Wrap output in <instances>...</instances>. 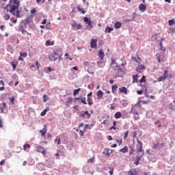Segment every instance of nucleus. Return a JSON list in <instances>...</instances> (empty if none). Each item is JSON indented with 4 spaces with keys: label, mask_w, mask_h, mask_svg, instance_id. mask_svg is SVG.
<instances>
[{
    "label": "nucleus",
    "mask_w": 175,
    "mask_h": 175,
    "mask_svg": "<svg viewBox=\"0 0 175 175\" xmlns=\"http://www.w3.org/2000/svg\"><path fill=\"white\" fill-rule=\"evenodd\" d=\"M128 133H129V131H127L125 133L123 137V139H126V137H128Z\"/></svg>",
    "instance_id": "obj_56"
},
{
    "label": "nucleus",
    "mask_w": 175,
    "mask_h": 175,
    "mask_svg": "<svg viewBox=\"0 0 175 175\" xmlns=\"http://www.w3.org/2000/svg\"><path fill=\"white\" fill-rule=\"evenodd\" d=\"M80 91H81V88L74 90V93H73L74 96H75V95H78L79 92H80Z\"/></svg>",
    "instance_id": "obj_38"
},
{
    "label": "nucleus",
    "mask_w": 175,
    "mask_h": 175,
    "mask_svg": "<svg viewBox=\"0 0 175 175\" xmlns=\"http://www.w3.org/2000/svg\"><path fill=\"white\" fill-rule=\"evenodd\" d=\"M146 9H147V5H146L145 4H140L139 5V10H140V12L144 13Z\"/></svg>",
    "instance_id": "obj_18"
},
{
    "label": "nucleus",
    "mask_w": 175,
    "mask_h": 175,
    "mask_svg": "<svg viewBox=\"0 0 175 175\" xmlns=\"http://www.w3.org/2000/svg\"><path fill=\"white\" fill-rule=\"evenodd\" d=\"M157 80H158L159 82H161L163 80H166V78L163 75L161 77H159Z\"/></svg>",
    "instance_id": "obj_46"
},
{
    "label": "nucleus",
    "mask_w": 175,
    "mask_h": 175,
    "mask_svg": "<svg viewBox=\"0 0 175 175\" xmlns=\"http://www.w3.org/2000/svg\"><path fill=\"white\" fill-rule=\"evenodd\" d=\"M143 92H144V89H142L141 90H137V94L138 95H143Z\"/></svg>",
    "instance_id": "obj_49"
},
{
    "label": "nucleus",
    "mask_w": 175,
    "mask_h": 175,
    "mask_svg": "<svg viewBox=\"0 0 175 175\" xmlns=\"http://www.w3.org/2000/svg\"><path fill=\"white\" fill-rule=\"evenodd\" d=\"M88 163H94V157L88 161Z\"/></svg>",
    "instance_id": "obj_57"
},
{
    "label": "nucleus",
    "mask_w": 175,
    "mask_h": 175,
    "mask_svg": "<svg viewBox=\"0 0 175 175\" xmlns=\"http://www.w3.org/2000/svg\"><path fill=\"white\" fill-rule=\"evenodd\" d=\"M33 20V16H29V17L26 18L25 22L27 23V24H31Z\"/></svg>",
    "instance_id": "obj_23"
},
{
    "label": "nucleus",
    "mask_w": 175,
    "mask_h": 175,
    "mask_svg": "<svg viewBox=\"0 0 175 175\" xmlns=\"http://www.w3.org/2000/svg\"><path fill=\"white\" fill-rule=\"evenodd\" d=\"M36 150L37 152H40L41 154H42V155H46V149H44V147L40 145H38L36 148Z\"/></svg>",
    "instance_id": "obj_5"
},
{
    "label": "nucleus",
    "mask_w": 175,
    "mask_h": 175,
    "mask_svg": "<svg viewBox=\"0 0 175 175\" xmlns=\"http://www.w3.org/2000/svg\"><path fill=\"white\" fill-rule=\"evenodd\" d=\"M76 28L77 29H81V28H83V26L81 25V24L79 23L77 25Z\"/></svg>",
    "instance_id": "obj_53"
},
{
    "label": "nucleus",
    "mask_w": 175,
    "mask_h": 175,
    "mask_svg": "<svg viewBox=\"0 0 175 175\" xmlns=\"http://www.w3.org/2000/svg\"><path fill=\"white\" fill-rule=\"evenodd\" d=\"M163 147H164L163 143L157 142V144H153L152 148L159 151V150H162Z\"/></svg>",
    "instance_id": "obj_4"
},
{
    "label": "nucleus",
    "mask_w": 175,
    "mask_h": 175,
    "mask_svg": "<svg viewBox=\"0 0 175 175\" xmlns=\"http://www.w3.org/2000/svg\"><path fill=\"white\" fill-rule=\"evenodd\" d=\"M139 109H140V107H139L138 105H134V106L132 107L130 113L131 114H138L139 113Z\"/></svg>",
    "instance_id": "obj_9"
},
{
    "label": "nucleus",
    "mask_w": 175,
    "mask_h": 175,
    "mask_svg": "<svg viewBox=\"0 0 175 175\" xmlns=\"http://www.w3.org/2000/svg\"><path fill=\"white\" fill-rule=\"evenodd\" d=\"M77 25V23H76V22H75L73 24L71 25V27L72 28H76Z\"/></svg>",
    "instance_id": "obj_63"
},
{
    "label": "nucleus",
    "mask_w": 175,
    "mask_h": 175,
    "mask_svg": "<svg viewBox=\"0 0 175 175\" xmlns=\"http://www.w3.org/2000/svg\"><path fill=\"white\" fill-rule=\"evenodd\" d=\"M0 128H3V122L1 118H0Z\"/></svg>",
    "instance_id": "obj_60"
},
{
    "label": "nucleus",
    "mask_w": 175,
    "mask_h": 175,
    "mask_svg": "<svg viewBox=\"0 0 175 175\" xmlns=\"http://www.w3.org/2000/svg\"><path fill=\"white\" fill-rule=\"evenodd\" d=\"M27 148H31V145H29V144H25V145H23L24 151H27Z\"/></svg>",
    "instance_id": "obj_37"
},
{
    "label": "nucleus",
    "mask_w": 175,
    "mask_h": 175,
    "mask_svg": "<svg viewBox=\"0 0 175 175\" xmlns=\"http://www.w3.org/2000/svg\"><path fill=\"white\" fill-rule=\"evenodd\" d=\"M174 19L168 21V25L170 27H173L174 25Z\"/></svg>",
    "instance_id": "obj_40"
},
{
    "label": "nucleus",
    "mask_w": 175,
    "mask_h": 175,
    "mask_svg": "<svg viewBox=\"0 0 175 175\" xmlns=\"http://www.w3.org/2000/svg\"><path fill=\"white\" fill-rule=\"evenodd\" d=\"M9 18H10V15L9 14H6L5 15H4V20L8 21V20H9Z\"/></svg>",
    "instance_id": "obj_48"
},
{
    "label": "nucleus",
    "mask_w": 175,
    "mask_h": 175,
    "mask_svg": "<svg viewBox=\"0 0 175 175\" xmlns=\"http://www.w3.org/2000/svg\"><path fill=\"white\" fill-rule=\"evenodd\" d=\"M129 149H128V146H124L123 148H121L119 150L120 152H122V154H126V152H128Z\"/></svg>",
    "instance_id": "obj_25"
},
{
    "label": "nucleus",
    "mask_w": 175,
    "mask_h": 175,
    "mask_svg": "<svg viewBox=\"0 0 175 175\" xmlns=\"http://www.w3.org/2000/svg\"><path fill=\"white\" fill-rule=\"evenodd\" d=\"M98 55L100 58V59H103V58H105V52H103V49H100L98 51Z\"/></svg>",
    "instance_id": "obj_15"
},
{
    "label": "nucleus",
    "mask_w": 175,
    "mask_h": 175,
    "mask_svg": "<svg viewBox=\"0 0 175 175\" xmlns=\"http://www.w3.org/2000/svg\"><path fill=\"white\" fill-rule=\"evenodd\" d=\"M97 98L98 99H102L103 98V92H102V90L97 92Z\"/></svg>",
    "instance_id": "obj_24"
},
{
    "label": "nucleus",
    "mask_w": 175,
    "mask_h": 175,
    "mask_svg": "<svg viewBox=\"0 0 175 175\" xmlns=\"http://www.w3.org/2000/svg\"><path fill=\"white\" fill-rule=\"evenodd\" d=\"M79 117H81L82 118H85V114L84 111H82V112L79 113Z\"/></svg>",
    "instance_id": "obj_47"
},
{
    "label": "nucleus",
    "mask_w": 175,
    "mask_h": 175,
    "mask_svg": "<svg viewBox=\"0 0 175 175\" xmlns=\"http://www.w3.org/2000/svg\"><path fill=\"white\" fill-rule=\"evenodd\" d=\"M45 46H46V47H49V46H54V41L47 40L45 43Z\"/></svg>",
    "instance_id": "obj_28"
},
{
    "label": "nucleus",
    "mask_w": 175,
    "mask_h": 175,
    "mask_svg": "<svg viewBox=\"0 0 175 175\" xmlns=\"http://www.w3.org/2000/svg\"><path fill=\"white\" fill-rule=\"evenodd\" d=\"M77 100L79 102V105H81V103H83V105H87V102L85 101V97H83V98L76 97L75 98L74 103H76Z\"/></svg>",
    "instance_id": "obj_8"
},
{
    "label": "nucleus",
    "mask_w": 175,
    "mask_h": 175,
    "mask_svg": "<svg viewBox=\"0 0 175 175\" xmlns=\"http://www.w3.org/2000/svg\"><path fill=\"white\" fill-rule=\"evenodd\" d=\"M113 150H111V149L106 148L105 149V151L103 152V155H105V157H106L107 158H109Z\"/></svg>",
    "instance_id": "obj_10"
},
{
    "label": "nucleus",
    "mask_w": 175,
    "mask_h": 175,
    "mask_svg": "<svg viewBox=\"0 0 175 175\" xmlns=\"http://www.w3.org/2000/svg\"><path fill=\"white\" fill-rule=\"evenodd\" d=\"M31 14H35V13H36V9L33 8L32 10H31Z\"/></svg>",
    "instance_id": "obj_59"
},
{
    "label": "nucleus",
    "mask_w": 175,
    "mask_h": 175,
    "mask_svg": "<svg viewBox=\"0 0 175 175\" xmlns=\"http://www.w3.org/2000/svg\"><path fill=\"white\" fill-rule=\"evenodd\" d=\"M49 96H47L46 94L43 95V102L44 103H46V102H47V100H49Z\"/></svg>",
    "instance_id": "obj_39"
},
{
    "label": "nucleus",
    "mask_w": 175,
    "mask_h": 175,
    "mask_svg": "<svg viewBox=\"0 0 175 175\" xmlns=\"http://www.w3.org/2000/svg\"><path fill=\"white\" fill-rule=\"evenodd\" d=\"M49 61H53V62L58 59V62H60L62 59V54L59 55L57 52L54 51V55H49Z\"/></svg>",
    "instance_id": "obj_2"
},
{
    "label": "nucleus",
    "mask_w": 175,
    "mask_h": 175,
    "mask_svg": "<svg viewBox=\"0 0 175 175\" xmlns=\"http://www.w3.org/2000/svg\"><path fill=\"white\" fill-rule=\"evenodd\" d=\"M20 31L22 35H27V40H29V39H31V37L32 36V33H29L27 30L24 29L23 28L20 29Z\"/></svg>",
    "instance_id": "obj_7"
},
{
    "label": "nucleus",
    "mask_w": 175,
    "mask_h": 175,
    "mask_svg": "<svg viewBox=\"0 0 175 175\" xmlns=\"http://www.w3.org/2000/svg\"><path fill=\"white\" fill-rule=\"evenodd\" d=\"M144 69H146V66H144L143 65H139L138 66V68H137V72L142 73V72H143V70H144Z\"/></svg>",
    "instance_id": "obj_21"
},
{
    "label": "nucleus",
    "mask_w": 175,
    "mask_h": 175,
    "mask_svg": "<svg viewBox=\"0 0 175 175\" xmlns=\"http://www.w3.org/2000/svg\"><path fill=\"white\" fill-rule=\"evenodd\" d=\"M133 152H135V149L133 148V147L130 146L129 155H132V154H133Z\"/></svg>",
    "instance_id": "obj_45"
},
{
    "label": "nucleus",
    "mask_w": 175,
    "mask_h": 175,
    "mask_svg": "<svg viewBox=\"0 0 175 175\" xmlns=\"http://www.w3.org/2000/svg\"><path fill=\"white\" fill-rule=\"evenodd\" d=\"M143 155H144V152H142V154L140 156H137L135 162H134V165H136L137 166L139 165V162L142 160V157H143Z\"/></svg>",
    "instance_id": "obj_14"
},
{
    "label": "nucleus",
    "mask_w": 175,
    "mask_h": 175,
    "mask_svg": "<svg viewBox=\"0 0 175 175\" xmlns=\"http://www.w3.org/2000/svg\"><path fill=\"white\" fill-rule=\"evenodd\" d=\"M117 90H118V85L117 84H114L111 86L112 94H117Z\"/></svg>",
    "instance_id": "obj_20"
},
{
    "label": "nucleus",
    "mask_w": 175,
    "mask_h": 175,
    "mask_svg": "<svg viewBox=\"0 0 175 175\" xmlns=\"http://www.w3.org/2000/svg\"><path fill=\"white\" fill-rule=\"evenodd\" d=\"M0 109L2 111V112L3 113V110L5 109H6V103L3 102V103H1L0 104Z\"/></svg>",
    "instance_id": "obj_32"
},
{
    "label": "nucleus",
    "mask_w": 175,
    "mask_h": 175,
    "mask_svg": "<svg viewBox=\"0 0 175 175\" xmlns=\"http://www.w3.org/2000/svg\"><path fill=\"white\" fill-rule=\"evenodd\" d=\"M133 118L135 121L140 120V116H139V113L135 114Z\"/></svg>",
    "instance_id": "obj_44"
},
{
    "label": "nucleus",
    "mask_w": 175,
    "mask_h": 175,
    "mask_svg": "<svg viewBox=\"0 0 175 175\" xmlns=\"http://www.w3.org/2000/svg\"><path fill=\"white\" fill-rule=\"evenodd\" d=\"M121 112L118 111L115 113V118H116V120H118V118H121Z\"/></svg>",
    "instance_id": "obj_36"
},
{
    "label": "nucleus",
    "mask_w": 175,
    "mask_h": 175,
    "mask_svg": "<svg viewBox=\"0 0 175 175\" xmlns=\"http://www.w3.org/2000/svg\"><path fill=\"white\" fill-rule=\"evenodd\" d=\"M86 116V118H91V113L88 112V111H85V117Z\"/></svg>",
    "instance_id": "obj_42"
},
{
    "label": "nucleus",
    "mask_w": 175,
    "mask_h": 175,
    "mask_svg": "<svg viewBox=\"0 0 175 175\" xmlns=\"http://www.w3.org/2000/svg\"><path fill=\"white\" fill-rule=\"evenodd\" d=\"M40 133H41V136H46V133H47V126L44 125V128L42 130H40Z\"/></svg>",
    "instance_id": "obj_16"
},
{
    "label": "nucleus",
    "mask_w": 175,
    "mask_h": 175,
    "mask_svg": "<svg viewBox=\"0 0 175 175\" xmlns=\"http://www.w3.org/2000/svg\"><path fill=\"white\" fill-rule=\"evenodd\" d=\"M20 1L18 0H10L9 3L4 8L5 10L14 14V16H17L20 17Z\"/></svg>",
    "instance_id": "obj_1"
},
{
    "label": "nucleus",
    "mask_w": 175,
    "mask_h": 175,
    "mask_svg": "<svg viewBox=\"0 0 175 175\" xmlns=\"http://www.w3.org/2000/svg\"><path fill=\"white\" fill-rule=\"evenodd\" d=\"M87 99H88L89 106H92L94 103H92V99L91 98V97H88Z\"/></svg>",
    "instance_id": "obj_41"
},
{
    "label": "nucleus",
    "mask_w": 175,
    "mask_h": 175,
    "mask_svg": "<svg viewBox=\"0 0 175 175\" xmlns=\"http://www.w3.org/2000/svg\"><path fill=\"white\" fill-rule=\"evenodd\" d=\"M9 99H10L11 103H12V105H14V96H12V97H11V98H9Z\"/></svg>",
    "instance_id": "obj_52"
},
{
    "label": "nucleus",
    "mask_w": 175,
    "mask_h": 175,
    "mask_svg": "<svg viewBox=\"0 0 175 175\" xmlns=\"http://www.w3.org/2000/svg\"><path fill=\"white\" fill-rule=\"evenodd\" d=\"M139 81L140 84H142V83H146V76L143 75L142 79Z\"/></svg>",
    "instance_id": "obj_43"
},
{
    "label": "nucleus",
    "mask_w": 175,
    "mask_h": 175,
    "mask_svg": "<svg viewBox=\"0 0 175 175\" xmlns=\"http://www.w3.org/2000/svg\"><path fill=\"white\" fill-rule=\"evenodd\" d=\"M77 9L78 10V12H81V13H82V14H85V13H87L86 10H84L83 9V8L80 7V5H77Z\"/></svg>",
    "instance_id": "obj_22"
},
{
    "label": "nucleus",
    "mask_w": 175,
    "mask_h": 175,
    "mask_svg": "<svg viewBox=\"0 0 175 175\" xmlns=\"http://www.w3.org/2000/svg\"><path fill=\"white\" fill-rule=\"evenodd\" d=\"M122 26V23H121V22H116L114 24V28H116V29H120Z\"/></svg>",
    "instance_id": "obj_26"
},
{
    "label": "nucleus",
    "mask_w": 175,
    "mask_h": 175,
    "mask_svg": "<svg viewBox=\"0 0 175 175\" xmlns=\"http://www.w3.org/2000/svg\"><path fill=\"white\" fill-rule=\"evenodd\" d=\"M98 42V40L96 39H92L91 40V42H90V47L91 49H96V47L98 46V45L96 44Z\"/></svg>",
    "instance_id": "obj_13"
},
{
    "label": "nucleus",
    "mask_w": 175,
    "mask_h": 175,
    "mask_svg": "<svg viewBox=\"0 0 175 175\" xmlns=\"http://www.w3.org/2000/svg\"><path fill=\"white\" fill-rule=\"evenodd\" d=\"M111 67L112 68V69H113V70L117 72H121V70H122V69H121V68L117 63L114 64H111Z\"/></svg>",
    "instance_id": "obj_11"
},
{
    "label": "nucleus",
    "mask_w": 175,
    "mask_h": 175,
    "mask_svg": "<svg viewBox=\"0 0 175 175\" xmlns=\"http://www.w3.org/2000/svg\"><path fill=\"white\" fill-rule=\"evenodd\" d=\"M171 29H172V31H173L174 32V31H175V21L174 23V25L172 26Z\"/></svg>",
    "instance_id": "obj_61"
},
{
    "label": "nucleus",
    "mask_w": 175,
    "mask_h": 175,
    "mask_svg": "<svg viewBox=\"0 0 175 175\" xmlns=\"http://www.w3.org/2000/svg\"><path fill=\"white\" fill-rule=\"evenodd\" d=\"M84 131H85V129H83V131L80 130L79 135H80L81 137H83L84 136Z\"/></svg>",
    "instance_id": "obj_51"
},
{
    "label": "nucleus",
    "mask_w": 175,
    "mask_h": 175,
    "mask_svg": "<svg viewBox=\"0 0 175 175\" xmlns=\"http://www.w3.org/2000/svg\"><path fill=\"white\" fill-rule=\"evenodd\" d=\"M137 152H144V150H143V142L137 139Z\"/></svg>",
    "instance_id": "obj_3"
},
{
    "label": "nucleus",
    "mask_w": 175,
    "mask_h": 175,
    "mask_svg": "<svg viewBox=\"0 0 175 175\" xmlns=\"http://www.w3.org/2000/svg\"><path fill=\"white\" fill-rule=\"evenodd\" d=\"M126 175H137V172L136 170H130L126 173Z\"/></svg>",
    "instance_id": "obj_27"
},
{
    "label": "nucleus",
    "mask_w": 175,
    "mask_h": 175,
    "mask_svg": "<svg viewBox=\"0 0 175 175\" xmlns=\"http://www.w3.org/2000/svg\"><path fill=\"white\" fill-rule=\"evenodd\" d=\"M47 113V110L44 109L42 112H41L40 116L41 117H44V116H46V113Z\"/></svg>",
    "instance_id": "obj_50"
},
{
    "label": "nucleus",
    "mask_w": 175,
    "mask_h": 175,
    "mask_svg": "<svg viewBox=\"0 0 175 175\" xmlns=\"http://www.w3.org/2000/svg\"><path fill=\"white\" fill-rule=\"evenodd\" d=\"M37 3H44L46 2V0H36Z\"/></svg>",
    "instance_id": "obj_54"
},
{
    "label": "nucleus",
    "mask_w": 175,
    "mask_h": 175,
    "mask_svg": "<svg viewBox=\"0 0 175 175\" xmlns=\"http://www.w3.org/2000/svg\"><path fill=\"white\" fill-rule=\"evenodd\" d=\"M119 92L120 94H124V95H128V89L125 86H122L119 88Z\"/></svg>",
    "instance_id": "obj_12"
},
{
    "label": "nucleus",
    "mask_w": 175,
    "mask_h": 175,
    "mask_svg": "<svg viewBox=\"0 0 175 175\" xmlns=\"http://www.w3.org/2000/svg\"><path fill=\"white\" fill-rule=\"evenodd\" d=\"M156 56H157V60L158 61V62H164L163 55L162 58H161V55H159V54H157Z\"/></svg>",
    "instance_id": "obj_30"
},
{
    "label": "nucleus",
    "mask_w": 175,
    "mask_h": 175,
    "mask_svg": "<svg viewBox=\"0 0 175 175\" xmlns=\"http://www.w3.org/2000/svg\"><path fill=\"white\" fill-rule=\"evenodd\" d=\"M163 76L166 79L167 77V70H165Z\"/></svg>",
    "instance_id": "obj_55"
},
{
    "label": "nucleus",
    "mask_w": 175,
    "mask_h": 175,
    "mask_svg": "<svg viewBox=\"0 0 175 175\" xmlns=\"http://www.w3.org/2000/svg\"><path fill=\"white\" fill-rule=\"evenodd\" d=\"M55 143H56L57 144V146H59V144H61V138H59L58 136H57L55 139Z\"/></svg>",
    "instance_id": "obj_34"
},
{
    "label": "nucleus",
    "mask_w": 175,
    "mask_h": 175,
    "mask_svg": "<svg viewBox=\"0 0 175 175\" xmlns=\"http://www.w3.org/2000/svg\"><path fill=\"white\" fill-rule=\"evenodd\" d=\"M83 21L84 23L88 25V27H89L88 29H91L93 28L94 26L92 25V21L90 18H88V17L85 16L83 18Z\"/></svg>",
    "instance_id": "obj_6"
},
{
    "label": "nucleus",
    "mask_w": 175,
    "mask_h": 175,
    "mask_svg": "<svg viewBox=\"0 0 175 175\" xmlns=\"http://www.w3.org/2000/svg\"><path fill=\"white\" fill-rule=\"evenodd\" d=\"M18 61H24V58H23L21 56H19L18 58Z\"/></svg>",
    "instance_id": "obj_64"
},
{
    "label": "nucleus",
    "mask_w": 175,
    "mask_h": 175,
    "mask_svg": "<svg viewBox=\"0 0 175 175\" xmlns=\"http://www.w3.org/2000/svg\"><path fill=\"white\" fill-rule=\"evenodd\" d=\"M116 143H118V146H121V144H122V139H116Z\"/></svg>",
    "instance_id": "obj_58"
},
{
    "label": "nucleus",
    "mask_w": 175,
    "mask_h": 175,
    "mask_svg": "<svg viewBox=\"0 0 175 175\" xmlns=\"http://www.w3.org/2000/svg\"><path fill=\"white\" fill-rule=\"evenodd\" d=\"M131 59H132V61H135V62H137V63L138 62H137V59H136V57H133V56L131 57Z\"/></svg>",
    "instance_id": "obj_62"
},
{
    "label": "nucleus",
    "mask_w": 175,
    "mask_h": 175,
    "mask_svg": "<svg viewBox=\"0 0 175 175\" xmlns=\"http://www.w3.org/2000/svg\"><path fill=\"white\" fill-rule=\"evenodd\" d=\"M10 65L12 66L13 70H16V68H17V66L18 65V62H17V61H12L10 63Z\"/></svg>",
    "instance_id": "obj_19"
},
{
    "label": "nucleus",
    "mask_w": 175,
    "mask_h": 175,
    "mask_svg": "<svg viewBox=\"0 0 175 175\" xmlns=\"http://www.w3.org/2000/svg\"><path fill=\"white\" fill-rule=\"evenodd\" d=\"M114 29L113 27H110L109 26H107L105 30V32L110 33L111 31H113Z\"/></svg>",
    "instance_id": "obj_29"
},
{
    "label": "nucleus",
    "mask_w": 175,
    "mask_h": 175,
    "mask_svg": "<svg viewBox=\"0 0 175 175\" xmlns=\"http://www.w3.org/2000/svg\"><path fill=\"white\" fill-rule=\"evenodd\" d=\"M138 75H133V83H139Z\"/></svg>",
    "instance_id": "obj_31"
},
{
    "label": "nucleus",
    "mask_w": 175,
    "mask_h": 175,
    "mask_svg": "<svg viewBox=\"0 0 175 175\" xmlns=\"http://www.w3.org/2000/svg\"><path fill=\"white\" fill-rule=\"evenodd\" d=\"M19 55H20V57H22L23 58H27L28 53L27 52H25V53L20 52Z\"/></svg>",
    "instance_id": "obj_33"
},
{
    "label": "nucleus",
    "mask_w": 175,
    "mask_h": 175,
    "mask_svg": "<svg viewBox=\"0 0 175 175\" xmlns=\"http://www.w3.org/2000/svg\"><path fill=\"white\" fill-rule=\"evenodd\" d=\"M159 44H160L161 51H163V53H165L166 51V49H165V47L163 46L162 42H160Z\"/></svg>",
    "instance_id": "obj_35"
},
{
    "label": "nucleus",
    "mask_w": 175,
    "mask_h": 175,
    "mask_svg": "<svg viewBox=\"0 0 175 175\" xmlns=\"http://www.w3.org/2000/svg\"><path fill=\"white\" fill-rule=\"evenodd\" d=\"M72 102H73V98H68L67 101L65 103L66 107H70V104L72 103Z\"/></svg>",
    "instance_id": "obj_17"
}]
</instances>
